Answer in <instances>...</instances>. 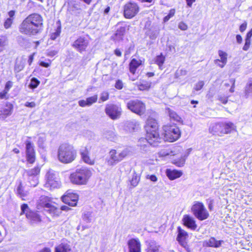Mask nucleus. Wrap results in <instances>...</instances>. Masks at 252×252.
Segmentation results:
<instances>
[{"label": "nucleus", "mask_w": 252, "mask_h": 252, "mask_svg": "<svg viewBox=\"0 0 252 252\" xmlns=\"http://www.w3.org/2000/svg\"><path fill=\"white\" fill-rule=\"evenodd\" d=\"M17 194L22 198V200H26L25 198L28 195V192L25 190L22 185L21 182H19V184L16 189Z\"/></svg>", "instance_id": "29"}, {"label": "nucleus", "mask_w": 252, "mask_h": 252, "mask_svg": "<svg viewBox=\"0 0 252 252\" xmlns=\"http://www.w3.org/2000/svg\"><path fill=\"white\" fill-rule=\"evenodd\" d=\"M109 94L107 91H103L100 94V100L101 101H106L109 99Z\"/></svg>", "instance_id": "47"}, {"label": "nucleus", "mask_w": 252, "mask_h": 252, "mask_svg": "<svg viewBox=\"0 0 252 252\" xmlns=\"http://www.w3.org/2000/svg\"><path fill=\"white\" fill-rule=\"evenodd\" d=\"M178 28L182 31H185L187 30L188 26L183 22H181L178 24Z\"/></svg>", "instance_id": "56"}, {"label": "nucleus", "mask_w": 252, "mask_h": 252, "mask_svg": "<svg viewBox=\"0 0 252 252\" xmlns=\"http://www.w3.org/2000/svg\"><path fill=\"white\" fill-rule=\"evenodd\" d=\"M89 44V41L87 38L81 36L78 37L71 43V46L77 51L81 53L86 51Z\"/></svg>", "instance_id": "10"}, {"label": "nucleus", "mask_w": 252, "mask_h": 252, "mask_svg": "<svg viewBox=\"0 0 252 252\" xmlns=\"http://www.w3.org/2000/svg\"><path fill=\"white\" fill-rule=\"evenodd\" d=\"M79 152L81 159L85 163L89 165L94 164V158L90 157L89 149L87 146L82 147L79 150Z\"/></svg>", "instance_id": "16"}, {"label": "nucleus", "mask_w": 252, "mask_h": 252, "mask_svg": "<svg viewBox=\"0 0 252 252\" xmlns=\"http://www.w3.org/2000/svg\"><path fill=\"white\" fill-rule=\"evenodd\" d=\"M164 141L174 142L178 140L181 136V131L177 126L172 125H165L162 127Z\"/></svg>", "instance_id": "7"}, {"label": "nucleus", "mask_w": 252, "mask_h": 252, "mask_svg": "<svg viewBox=\"0 0 252 252\" xmlns=\"http://www.w3.org/2000/svg\"><path fill=\"white\" fill-rule=\"evenodd\" d=\"M7 43L6 38L5 37L0 38V52L2 51Z\"/></svg>", "instance_id": "49"}, {"label": "nucleus", "mask_w": 252, "mask_h": 252, "mask_svg": "<svg viewBox=\"0 0 252 252\" xmlns=\"http://www.w3.org/2000/svg\"><path fill=\"white\" fill-rule=\"evenodd\" d=\"M234 129V125L231 122L216 123L211 124L209 127L210 133L220 136L230 133Z\"/></svg>", "instance_id": "5"}, {"label": "nucleus", "mask_w": 252, "mask_h": 252, "mask_svg": "<svg viewBox=\"0 0 252 252\" xmlns=\"http://www.w3.org/2000/svg\"><path fill=\"white\" fill-rule=\"evenodd\" d=\"M110 158L108 160L109 165H113L121 161L119 158V154L117 153L115 150H112L109 152Z\"/></svg>", "instance_id": "24"}, {"label": "nucleus", "mask_w": 252, "mask_h": 252, "mask_svg": "<svg viewBox=\"0 0 252 252\" xmlns=\"http://www.w3.org/2000/svg\"><path fill=\"white\" fill-rule=\"evenodd\" d=\"M25 61L22 59H17L14 66V71L16 73H18L23 70L25 66Z\"/></svg>", "instance_id": "32"}, {"label": "nucleus", "mask_w": 252, "mask_h": 252, "mask_svg": "<svg viewBox=\"0 0 252 252\" xmlns=\"http://www.w3.org/2000/svg\"><path fill=\"white\" fill-rule=\"evenodd\" d=\"M12 86H13V82L10 81H9L6 82L4 90H5L6 91L8 92L9 91L10 89L12 87Z\"/></svg>", "instance_id": "59"}, {"label": "nucleus", "mask_w": 252, "mask_h": 252, "mask_svg": "<svg viewBox=\"0 0 252 252\" xmlns=\"http://www.w3.org/2000/svg\"><path fill=\"white\" fill-rule=\"evenodd\" d=\"M159 246L157 244L155 241H151L148 245L147 252H158Z\"/></svg>", "instance_id": "34"}, {"label": "nucleus", "mask_w": 252, "mask_h": 252, "mask_svg": "<svg viewBox=\"0 0 252 252\" xmlns=\"http://www.w3.org/2000/svg\"><path fill=\"white\" fill-rule=\"evenodd\" d=\"M165 56L161 53L160 55L157 56L153 60L155 63L157 64L160 70L162 69V65L165 62Z\"/></svg>", "instance_id": "31"}, {"label": "nucleus", "mask_w": 252, "mask_h": 252, "mask_svg": "<svg viewBox=\"0 0 252 252\" xmlns=\"http://www.w3.org/2000/svg\"><path fill=\"white\" fill-rule=\"evenodd\" d=\"M127 108L132 112L141 116L146 112V105L141 100L139 99L130 100L126 103Z\"/></svg>", "instance_id": "8"}, {"label": "nucleus", "mask_w": 252, "mask_h": 252, "mask_svg": "<svg viewBox=\"0 0 252 252\" xmlns=\"http://www.w3.org/2000/svg\"><path fill=\"white\" fill-rule=\"evenodd\" d=\"M42 17L37 13H32L26 17L20 25L19 30L24 34L36 35L43 30Z\"/></svg>", "instance_id": "1"}, {"label": "nucleus", "mask_w": 252, "mask_h": 252, "mask_svg": "<svg viewBox=\"0 0 252 252\" xmlns=\"http://www.w3.org/2000/svg\"><path fill=\"white\" fill-rule=\"evenodd\" d=\"M70 246L67 243H61L55 248V252H71Z\"/></svg>", "instance_id": "28"}, {"label": "nucleus", "mask_w": 252, "mask_h": 252, "mask_svg": "<svg viewBox=\"0 0 252 252\" xmlns=\"http://www.w3.org/2000/svg\"><path fill=\"white\" fill-rule=\"evenodd\" d=\"M92 176L91 171L87 167L78 168L70 174L71 182L76 185H86Z\"/></svg>", "instance_id": "4"}, {"label": "nucleus", "mask_w": 252, "mask_h": 252, "mask_svg": "<svg viewBox=\"0 0 252 252\" xmlns=\"http://www.w3.org/2000/svg\"><path fill=\"white\" fill-rule=\"evenodd\" d=\"M175 13V9H171L167 15L165 16L163 18L164 22H167L171 18H172Z\"/></svg>", "instance_id": "46"}, {"label": "nucleus", "mask_w": 252, "mask_h": 252, "mask_svg": "<svg viewBox=\"0 0 252 252\" xmlns=\"http://www.w3.org/2000/svg\"><path fill=\"white\" fill-rule=\"evenodd\" d=\"M177 232L178 235L177 237V240L179 242V243L185 244V242H186V240L188 237V233L182 229L180 226L178 227L177 228Z\"/></svg>", "instance_id": "25"}, {"label": "nucleus", "mask_w": 252, "mask_h": 252, "mask_svg": "<svg viewBox=\"0 0 252 252\" xmlns=\"http://www.w3.org/2000/svg\"><path fill=\"white\" fill-rule=\"evenodd\" d=\"M159 155L160 157H166L169 155V151L168 150L164 149L159 152Z\"/></svg>", "instance_id": "57"}, {"label": "nucleus", "mask_w": 252, "mask_h": 252, "mask_svg": "<svg viewBox=\"0 0 252 252\" xmlns=\"http://www.w3.org/2000/svg\"><path fill=\"white\" fill-rule=\"evenodd\" d=\"M39 64L41 66H43L44 67H48L50 65L51 62L50 61H49L48 62L41 61V62H40Z\"/></svg>", "instance_id": "60"}, {"label": "nucleus", "mask_w": 252, "mask_h": 252, "mask_svg": "<svg viewBox=\"0 0 252 252\" xmlns=\"http://www.w3.org/2000/svg\"><path fill=\"white\" fill-rule=\"evenodd\" d=\"M191 209L194 216L199 220H205L209 216V213L202 202H195Z\"/></svg>", "instance_id": "9"}, {"label": "nucleus", "mask_w": 252, "mask_h": 252, "mask_svg": "<svg viewBox=\"0 0 252 252\" xmlns=\"http://www.w3.org/2000/svg\"><path fill=\"white\" fill-rule=\"evenodd\" d=\"M251 44V39H245V44L243 47V50L247 51L249 50Z\"/></svg>", "instance_id": "51"}, {"label": "nucleus", "mask_w": 252, "mask_h": 252, "mask_svg": "<svg viewBox=\"0 0 252 252\" xmlns=\"http://www.w3.org/2000/svg\"><path fill=\"white\" fill-rule=\"evenodd\" d=\"M145 128L147 132L146 138L140 139L139 142H143L154 147L158 146L162 138L159 137L158 132V125L157 121L149 117L146 122Z\"/></svg>", "instance_id": "2"}, {"label": "nucleus", "mask_w": 252, "mask_h": 252, "mask_svg": "<svg viewBox=\"0 0 252 252\" xmlns=\"http://www.w3.org/2000/svg\"><path fill=\"white\" fill-rule=\"evenodd\" d=\"M57 53V51L55 50H48L47 52V55L49 57H53L55 56Z\"/></svg>", "instance_id": "58"}, {"label": "nucleus", "mask_w": 252, "mask_h": 252, "mask_svg": "<svg viewBox=\"0 0 252 252\" xmlns=\"http://www.w3.org/2000/svg\"><path fill=\"white\" fill-rule=\"evenodd\" d=\"M130 151L128 149H125L121 153H119L121 160H123L124 158L129 155Z\"/></svg>", "instance_id": "48"}, {"label": "nucleus", "mask_w": 252, "mask_h": 252, "mask_svg": "<svg viewBox=\"0 0 252 252\" xmlns=\"http://www.w3.org/2000/svg\"><path fill=\"white\" fill-rule=\"evenodd\" d=\"M204 85V81H199L198 82H197L194 87V90H195V91H199L203 87V86Z\"/></svg>", "instance_id": "52"}, {"label": "nucleus", "mask_w": 252, "mask_h": 252, "mask_svg": "<svg viewBox=\"0 0 252 252\" xmlns=\"http://www.w3.org/2000/svg\"><path fill=\"white\" fill-rule=\"evenodd\" d=\"M141 63L140 61H138L135 59H132L129 64V71L132 74H134L137 68L141 65Z\"/></svg>", "instance_id": "27"}, {"label": "nucleus", "mask_w": 252, "mask_h": 252, "mask_svg": "<svg viewBox=\"0 0 252 252\" xmlns=\"http://www.w3.org/2000/svg\"><path fill=\"white\" fill-rule=\"evenodd\" d=\"M97 100V95H94V96L88 97L86 99V101L88 104V106H90L92 105L93 103L96 102Z\"/></svg>", "instance_id": "44"}, {"label": "nucleus", "mask_w": 252, "mask_h": 252, "mask_svg": "<svg viewBox=\"0 0 252 252\" xmlns=\"http://www.w3.org/2000/svg\"><path fill=\"white\" fill-rule=\"evenodd\" d=\"M76 151L72 145L63 144L58 149V158L62 163L72 162L76 158Z\"/></svg>", "instance_id": "3"}, {"label": "nucleus", "mask_w": 252, "mask_h": 252, "mask_svg": "<svg viewBox=\"0 0 252 252\" xmlns=\"http://www.w3.org/2000/svg\"><path fill=\"white\" fill-rule=\"evenodd\" d=\"M46 185L52 188L59 187L60 182L58 178V174L53 170L50 169L46 175Z\"/></svg>", "instance_id": "13"}, {"label": "nucleus", "mask_w": 252, "mask_h": 252, "mask_svg": "<svg viewBox=\"0 0 252 252\" xmlns=\"http://www.w3.org/2000/svg\"><path fill=\"white\" fill-rule=\"evenodd\" d=\"M166 110L171 120L177 122H180L181 121V117L175 112L172 110L170 108H167Z\"/></svg>", "instance_id": "36"}, {"label": "nucleus", "mask_w": 252, "mask_h": 252, "mask_svg": "<svg viewBox=\"0 0 252 252\" xmlns=\"http://www.w3.org/2000/svg\"><path fill=\"white\" fill-rule=\"evenodd\" d=\"M26 149L27 160L29 163L32 164L35 161V156L33 144L30 141H26Z\"/></svg>", "instance_id": "17"}, {"label": "nucleus", "mask_w": 252, "mask_h": 252, "mask_svg": "<svg viewBox=\"0 0 252 252\" xmlns=\"http://www.w3.org/2000/svg\"><path fill=\"white\" fill-rule=\"evenodd\" d=\"M151 86V83L145 82L138 85V89L140 91H147Z\"/></svg>", "instance_id": "41"}, {"label": "nucleus", "mask_w": 252, "mask_h": 252, "mask_svg": "<svg viewBox=\"0 0 252 252\" xmlns=\"http://www.w3.org/2000/svg\"><path fill=\"white\" fill-rule=\"evenodd\" d=\"M25 106L30 108H33L35 107L36 105L34 102H26L25 103Z\"/></svg>", "instance_id": "61"}, {"label": "nucleus", "mask_w": 252, "mask_h": 252, "mask_svg": "<svg viewBox=\"0 0 252 252\" xmlns=\"http://www.w3.org/2000/svg\"><path fill=\"white\" fill-rule=\"evenodd\" d=\"M7 93H8V91H6L5 90H4L3 91L0 92V99L5 98Z\"/></svg>", "instance_id": "64"}, {"label": "nucleus", "mask_w": 252, "mask_h": 252, "mask_svg": "<svg viewBox=\"0 0 252 252\" xmlns=\"http://www.w3.org/2000/svg\"><path fill=\"white\" fill-rule=\"evenodd\" d=\"M45 139L43 137H39L38 139V145L40 148H44Z\"/></svg>", "instance_id": "55"}, {"label": "nucleus", "mask_w": 252, "mask_h": 252, "mask_svg": "<svg viewBox=\"0 0 252 252\" xmlns=\"http://www.w3.org/2000/svg\"><path fill=\"white\" fill-rule=\"evenodd\" d=\"M13 23V19L10 18H7L4 23V27L5 29H8L10 27Z\"/></svg>", "instance_id": "53"}, {"label": "nucleus", "mask_w": 252, "mask_h": 252, "mask_svg": "<svg viewBox=\"0 0 252 252\" xmlns=\"http://www.w3.org/2000/svg\"><path fill=\"white\" fill-rule=\"evenodd\" d=\"M159 30L157 28H151L147 32L146 34L152 40L156 39L159 34Z\"/></svg>", "instance_id": "30"}, {"label": "nucleus", "mask_w": 252, "mask_h": 252, "mask_svg": "<svg viewBox=\"0 0 252 252\" xmlns=\"http://www.w3.org/2000/svg\"><path fill=\"white\" fill-rule=\"evenodd\" d=\"M13 106L10 103H6L0 111V119H4L10 116L12 112Z\"/></svg>", "instance_id": "22"}, {"label": "nucleus", "mask_w": 252, "mask_h": 252, "mask_svg": "<svg viewBox=\"0 0 252 252\" xmlns=\"http://www.w3.org/2000/svg\"><path fill=\"white\" fill-rule=\"evenodd\" d=\"M21 209V214H25L27 218L31 221V223H37L41 221L40 216L36 212L30 210L27 204L22 205Z\"/></svg>", "instance_id": "11"}, {"label": "nucleus", "mask_w": 252, "mask_h": 252, "mask_svg": "<svg viewBox=\"0 0 252 252\" xmlns=\"http://www.w3.org/2000/svg\"><path fill=\"white\" fill-rule=\"evenodd\" d=\"M31 186L35 187L38 183V180L37 177H30V180H29Z\"/></svg>", "instance_id": "50"}, {"label": "nucleus", "mask_w": 252, "mask_h": 252, "mask_svg": "<svg viewBox=\"0 0 252 252\" xmlns=\"http://www.w3.org/2000/svg\"><path fill=\"white\" fill-rule=\"evenodd\" d=\"M139 128V122L135 120L127 121L125 123L124 128L128 132H131L137 130Z\"/></svg>", "instance_id": "19"}, {"label": "nucleus", "mask_w": 252, "mask_h": 252, "mask_svg": "<svg viewBox=\"0 0 252 252\" xmlns=\"http://www.w3.org/2000/svg\"><path fill=\"white\" fill-rule=\"evenodd\" d=\"M125 32V28L121 27L117 30L115 35L113 36L114 40L116 41H120L123 39Z\"/></svg>", "instance_id": "33"}, {"label": "nucleus", "mask_w": 252, "mask_h": 252, "mask_svg": "<svg viewBox=\"0 0 252 252\" xmlns=\"http://www.w3.org/2000/svg\"><path fill=\"white\" fill-rule=\"evenodd\" d=\"M124 86L123 83L121 80H117L115 84V87L118 90H121Z\"/></svg>", "instance_id": "54"}, {"label": "nucleus", "mask_w": 252, "mask_h": 252, "mask_svg": "<svg viewBox=\"0 0 252 252\" xmlns=\"http://www.w3.org/2000/svg\"><path fill=\"white\" fill-rule=\"evenodd\" d=\"M218 54L220 59L215 60L214 63L219 67L223 68L227 62V54L222 50H219Z\"/></svg>", "instance_id": "20"}, {"label": "nucleus", "mask_w": 252, "mask_h": 252, "mask_svg": "<svg viewBox=\"0 0 252 252\" xmlns=\"http://www.w3.org/2000/svg\"><path fill=\"white\" fill-rule=\"evenodd\" d=\"M78 104L81 107L88 106L86 100H80L78 101Z\"/></svg>", "instance_id": "62"}, {"label": "nucleus", "mask_w": 252, "mask_h": 252, "mask_svg": "<svg viewBox=\"0 0 252 252\" xmlns=\"http://www.w3.org/2000/svg\"><path fill=\"white\" fill-rule=\"evenodd\" d=\"M70 10L72 13L76 15H79L82 11V9L80 7V5L78 3H74L73 5L70 7Z\"/></svg>", "instance_id": "39"}, {"label": "nucleus", "mask_w": 252, "mask_h": 252, "mask_svg": "<svg viewBox=\"0 0 252 252\" xmlns=\"http://www.w3.org/2000/svg\"><path fill=\"white\" fill-rule=\"evenodd\" d=\"M166 175L170 180H173L180 177L182 175V172L175 169H167Z\"/></svg>", "instance_id": "26"}, {"label": "nucleus", "mask_w": 252, "mask_h": 252, "mask_svg": "<svg viewBox=\"0 0 252 252\" xmlns=\"http://www.w3.org/2000/svg\"><path fill=\"white\" fill-rule=\"evenodd\" d=\"M129 252H141V244L138 238H131L127 242Z\"/></svg>", "instance_id": "18"}, {"label": "nucleus", "mask_w": 252, "mask_h": 252, "mask_svg": "<svg viewBox=\"0 0 252 252\" xmlns=\"http://www.w3.org/2000/svg\"><path fill=\"white\" fill-rule=\"evenodd\" d=\"M38 210L43 209L52 216H58L61 214L60 210L52 204L50 198L48 196H41L36 203Z\"/></svg>", "instance_id": "6"}, {"label": "nucleus", "mask_w": 252, "mask_h": 252, "mask_svg": "<svg viewBox=\"0 0 252 252\" xmlns=\"http://www.w3.org/2000/svg\"><path fill=\"white\" fill-rule=\"evenodd\" d=\"M40 171V168L37 166L34 168L29 170L27 171V174L29 176V180H30V177H37L39 174Z\"/></svg>", "instance_id": "35"}, {"label": "nucleus", "mask_w": 252, "mask_h": 252, "mask_svg": "<svg viewBox=\"0 0 252 252\" xmlns=\"http://www.w3.org/2000/svg\"><path fill=\"white\" fill-rule=\"evenodd\" d=\"M105 112L113 120L118 119L122 113L121 107L115 104L107 105L105 108Z\"/></svg>", "instance_id": "14"}, {"label": "nucleus", "mask_w": 252, "mask_h": 252, "mask_svg": "<svg viewBox=\"0 0 252 252\" xmlns=\"http://www.w3.org/2000/svg\"><path fill=\"white\" fill-rule=\"evenodd\" d=\"M39 84L40 81L36 78L33 77L31 80L29 87L32 89H34L37 88Z\"/></svg>", "instance_id": "43"}, {"label": "nucleus", "mask_w": 252, "mask_h": 252, "mask_svg": "<svg viewBox=\"0 0 252 252\" xmlns=\"http://www.w3.org/2000/svg\"><path fill=\"white\" fill-rule=\"evenodd\" d=\"M138 5L135 2H128L124 7V14L125 18L131 19L134 17L139 12Z\"/></svg>", "instance_id": "12"}, {"label": "nucleus", "mask_w": 252, "mask_h": 252, "mask_svg": "<svg viewBox=\"0 0 252 252\" xmlns=\"http://www.w3.org/2000/svg\"><path fill=\"white\" fill-rule=\"evenodd\" d=\"M82 219L87 223L91 222L92 220V215L90 212H86L82 215Z\"/></svg>", "instance_id": "42"}, {"label": "nucleus", "mask_w": 252, "mask_h": 252, "mask_svg": "<svg viewBox=\"0 0 252 252\" xmlns=\"http://www.w3.org/2000/svg\"><path fill=\"white\" fill-rule=\"evenodd\" d=\"M246 28H247V23H244L240 25V28H239V30L241 32H242L246 30Z\"/></svg>", "instance_id": "63"}, {"label": "nucleus", "mask_w": 252, "mask_h": 252, "mask_svg": "<svg viewBox=\"0 0 252 252\" xmlns=\"http://www.w3.org/2000/svg\"><path fill=\"white\" fill-rule=\"evenodd\" d=\"M63 202L70 206H75L78 200V195L72 191L68 190L62 197Z\"/></svg>", "instance_id": "15"}, {"label": "nucleus", "mask_w": 252, "mask_h": 252, "mask_svg": "<svg viewBox=\"0 0 252 252\" xmlns=\"http://www.w3.org/2000/svg\"><path fill=\"white\" fill-rule=\"evenodd\" d=\"M228 96L220 94L218 95V100H219L222 104H225L228 101Z\"/></svg>", "instance_id": "45"}, {"label": "nucleus", "mask_w": 252, "mask_h": 252, "mask_svg": "<svg viewBox=\"0 0 252 252\" xmlns=\"http://www.w3.org/2000/svg\"><path fill=\"white\" fill-rule=\"evenodd\" d=\"M184 224L192 230L197 228V225L194 219L189 215H185L183 219Z\"/></svg>", "instance_id": "21"}, {"label": "nucleus", "mask_w": 252, "mask_h": 252, "mask_svg": "<svg viewBox=\"0 0 252 252\" xmlns=\"http://www.w3.org/2000/svg\"><path fill=\"white\" fill-rule=\"evenodd\" d=\"M139 180V176L135 172L133 173L132 178L130 180L131 185L133 187H136L138 185Z\"/></svg>", "instance_id": "40"}, {"label": "nucleus", "mask_w": 252, "mask_h": 252, "mask_svg": "<svg viewBox=\"0 0 252 252\" xmlns=\"http://www.w3.org/2000/svg\"><path fill=\"white\" fill-rule=\"evenodd\" d=\"M245 94L247 97L252 95V79L249 80L245 87Z\"/></svg>", "instance_id": "38"}, {"label": "nucleus", "mask_w": 252, "mask_h": 252, "mask_svg": "<svg viewBox=\"0 0 252 252\" xmlns=\"http://www.w3.org/2000/svg\"><path fill=\"white\" fill-rule=\"evenodd\" d=\"M223 241H217L214 237H211L209 240H206L204 241L203 245L207 247L219 248L220 247Z\"/></svg>", "instance_id": "23"}, {"label": "nucleus", "mask_w": 252, "mask_h": 252, "mask_svg": "<svg viewBox=\"0 0 252 252\" xmlns=\"http://www.w3.org/2000/svg\"><path fill=\"white\" fill-rule=\"evenodd\" d=\"M104 136L105 138L111 141H114L117 139L116 135L115 132L113 130L106 131L104 133Z\"/></svg>", "instance_id": "37"}]
</instances>
